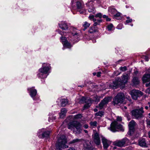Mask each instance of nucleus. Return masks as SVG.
I'll return each mask as SVG.
<instances>
[{"label": "nucleus", "instance_id": "nucleus-63", "mask_svg": "<svg viewBox=\"0 0 150 150\" xmlns=\"http://www.w3.org/2000/svg\"><path fill=\"white\" fill-rule=\"evenodd\" d=\"M148 134L149 137L150 138V131L148 132Z\"/></svg>", "mask_w": 150, "mask_h": 150}, {"label": "nucleus", "instance_id": "nucleus-11", "mask_svg": "<svg viewBox=\"0 0 150 150\" xmlns=\"http://www.w3.org/2000/svg\"><path fill=\"white\" fill-rule=\"evenodd\" d=\"M136 125L135 122L133 120L131 121L129 123L128 126L129 130L128 132V134L131 135L134 131V127Z\"/></svg>", "mask_w": 150, "mask_h": 150}, {"label": "nucleus", "instance_id": "nucleus-52", "mask_svg": "<svg viewBox=\"0 0 150 150\" xmlns=\"http://www.w3.org/2000/svg\"><path fill=\"white\" fill-rule=\"evenodd\" d=\"M44 128H43V129H42L40 130H39L38 131V132L39 133H41V132H43L44 131Z\"/></svg>", "mask_w": 150, "mask_h": 150}, {"label": "nucleus", "instance_id": "nucleus-10", "mask_svg": "<svg viewBox=\"0 0 150 150\" xmlns=\"http://www.w3.org/2000/svg\"><path fill=\"white\" fill-rule=\"evenodd\" d=\"M122 127L121 125L118 124L116 121H115L111 124L110 130L113 132H115L116 131L117 129H121Z\"/></svg>", "mask_w": 150, "mask_h": 150}, {"label": "nucleus", "instance_id": "nucleus-54", "mask_svg": "<svg viewBox=\"0 0 150 150\" xmlns=\"http://www.w3.org/2000/svg\"><path fill=\"white\" fill-rule=\"evenodd\" d=\"M83 127H84V128H85V129H87V128L88 127V126L87 125H85L84 126H83Z\"/></svg>", "mask_w": 150, "mask_h": 150}, {"label": "nucleus", "instance_id": "nucleus-50", "mask_svg": "<svg viewBox=\"0 0 150 150\" xmlns=\"http://www.w3.org/2000/svg\"><path fill=\"white\" fill-rule=\"evenodd\" d=\"M143 58L145 59L146 61H148V59L147 56H143Z\"/></svg>", "mask_w": 150, "mask_h": 150}, {"label": "nucleus", "instance_id": "nucleus-8", "mask_svg": "<svg viewBox=\"0 0 150 150\" xmlns=\"http://www.w3.org/2000/svg\"><path fill=\"white\" fill-rule=\"evenodd\" d=\"M129 93L131 95L132 98L134 100H137L138 97L142 96L143 95V93L141 91L135 89L131 91Z\"/></svg>", "mask_w": 150, "mask_h": 150}, {"label": "nucleus", "instance_id": "nucleus-43", "mask_svg": "<svg viewBox=\"0 0 150 150\" xmlns=\"http://www.w3.org/2000/svg\"><path fill=\"white\" fill-rule=\"evenodd\" d=\"M91 1L93 2L94 3H96L97 4H99L100 3V0H92Z\"/></svg>", "mask_w": 150, "mask_h": 150}, {"label": "nucleus", "instance_id": "nucleus-64", "mask_svg": "<svg viewBox=\"0 0 150 150\" xmlns=\"http://www.w3.org/2000/svg\"><path fill=\"white\" fill-rule=\"evenodd\" d=\"M148 105L149 106V108H150V102L148 103Z\"/></svg>", "mask_w": 150, "mask_h": 150}, {"label": "nucleus", "instance_id": "nucleus-45", "mask_svg": "<svg viewBox=\"0 0 150 150\" xmlns=\"http://www.w3.org/2000/svg\"><path fill=\"white\" fill-rule=\"evenodd\" d=\"M76 144H76V143H77L78 142H80V144H81L82 143V140L81 139H76Z\"/></svg>", "mask_w": 150, "mask_h": 150}, {"label": "nucleus", "instance_id": "nucleus-31", "mask_svg": "<svg viewBox=\"0 0 150 150\" xmlns=\"http://www.w3.org/2000/svg\"><path fill=\"white\" fill-rule=\"evenodd\" d=\"M60 41L62 42V44H63V43L65 42L66 41H67V39L65 37L62 36L60 37Z\"/></svg>", "mask_w": 150, "mask_h": 150}, {"label": "nucleus", "instance_id": "nucleus-30", "mask_svg": "<svg viewBox=\"0 0 150 150\" xmlns=\"http://www.w3.org/2000/svg\"><path fill=\"white\" fill-rule=\"evenodd\" d=\"M75 33H69V37L71 38V40H74Z\"/></svg>", "mask_w": 150, "mask_h": 150}, {"label": "nucleus", "instance_id": "nucleus-59", "mask_svg": "<svg viewBox=\"0 0 150 150\" xmlns=\"http://www.w3.org/2000/svg\"><path fill=\"white\" fill-rule=\"evenodd\" d=\"M103 17L104 18H105L106 19V18H107L108 16L105 15H104Z\"/></svg>", "mask_w": 150, "mask_h": 150}, {"label": "nucleus", "instance_id": "nucleus-22", "mask_svg": "<svg viewBox=\"0 0 150 150\" xmlns=\"http://www.w3.org/2000/svg\"><path fill=\"white\" fill-rule=\"evenodd\" d=\"M139 145L142 147H146L145 140L144 139H140L139 141Z\"/></svg>", "mask_w": 150, "mask_h": 150}, {"label": "nucleus", "instance_id": "nucleus-44", "mask_svg": "<svg viewBox=\"0 0 150 150\" xmlns=\"http://www.w3.org/2000/svg\"><path fill=\"white\" fill-rule=\"evenodd\" d=\"M132 20L131 19H130L129 20H127L126 22L127 23H131L132 21Z\"/></svg>", "mask_w": 150, "mask_h": 150}, {"label": "nucleus", "instance_id": "nucleus-58", "mask_svg": "<svg viewBox=\"0 0 150 150\" xmlns=\"http://www.w3.org/2000/svg\"><path fill=\"white\" fill-rule=\"evenodd\" d=\"M92 21L94 22V23L96 21L97 19L95 18H93V19Z\"/></svg>", "mask_w": 150, "mask_h": 150}, {"label": "nucleus", "instance_id": "nucleus-53", "mask_svg": "<svg viewBox=\"0 0 150 150\" xmlns=\"http://www.w3.org/2000/svg\"><path fill=\"white\" fill-rule=\"evenodd\" d=\"M96 22L100 23L101 22H102V20L100 19H97Z\"/></svg>", "mask_w": 150, "mask_h": 150}, {"label": "nucleus", "instance_id": "nucleus-12", "mask_svg": "<svg viewBox=\"0 0 150 150\" xmlns=\"http://www.w3.org/2000/svg\"><path fill=\"white\" fill-rule=\"evenodd\" d=\"M102 140L104 149H106L111 144V142L107 139L105 137L101 136Z\"/></svg>", "mask_w": 150, "mask_h": 150}, {"label": "nucleus", "instance_id": "nucleus-4", "mask_svg": "<svg viewBox=\"0 0 150 150\" xmlns=\"http://www.w3.org/2000/svg\"><path fill=\"white\" fill-rule=\"evenodd\" d=\"M143 108L141 107L139 109H136L132 110L131 111L132 115L133 118L138 119L141 118L143 116L144 112Z\"/></svg>", "mask_w": 150, "mask_h": 150}, {"label": "nucleus", "instance_id": "nucleus-17", "mask_svg": "<svg viewBox=\"0 0 150 150\" xmlns=\"http://www.w3.org/2000/svg\"><path fill=\"white\" fill-rule=\"evenodd\" d=\"M90 2L86 4V5L88 7V11L89 12H92L95 13L96 12V10L95 8L94 7L92 3H90Z\"/></svg>", "mask_w": 150, "mask_h": 150}, {"label": "nucleus", "instance_id": "nucleus-56", "mask_svg": "<svg viewBox=\"0 0 150 150\" xmlns=\"http://www.w3.org/2000/svg\"><path fill=\"white\" fill-rule=\"evenodd\" d=\"M106 20L107 21H110L111 19L110 18H109L108 17L106 18Z\"/></svg>", "mask_w": 150, "mask_h": 150}, {"label": "nucleus", "instance_id": "nucleus-13", "mask_svg": "<svg viewBox=\"0 0 150 150\" xmlns=\"http://www.w3.org/2000/svg\"><path fill=\"white\" fill-rule=\"evenodd\" d=\"M110 100V99L109 97H106L104 98L100 102L99 105V107L100 109H102L103 106L106 105L109 102Z\"/></svg>", "mask_w": 150, "mask_h": 150}, {"label": "nucleus", "instance_id": "nucleus-14", "mask_svg": "<svg viewBox=\"0 0 150 150\" xmlns=\"http://www.w3.org/2000/svg\"><path fill=\"white\" fill-rule=\"evenodd\" d=\"M93 141L95 144L98 146L100 144V141L98 134L97 133H95L93 136Z\"/></svg>", "mask_w": 150, "mask_h": 150}, {"label": "nucleus", "instance_id": "nucleus-33", "mask_svg": "<svg viewBox=\"0 0 150 150\" xmlns=\"http://www.w3.org/2000/svg\"><path fill=\"white\" fill-rule=\"evenodd\" d=\"M76 38L77 40H76V41H78L79 40L81 39L80 38V35L79 34V33H76Z\"/></svg>", "mask_w": 150, "mask_h": 150}, {"label": "nucleus", "instance_id": "nucleus-47", "mask_svg": "<svg viewBox=\"0 0 150 150\" xmlns=\"http://www.w3.org/2000/svg\"><path fill=\"white\" fill-rule=\"evenodd\" d=\"M117 121H121L122 120V119L121 117H117Z\"/></svg>", "mask_w": 150, "mask_h": 150}, {"label": "nucleus", "instance_id": "nucleus-62", "mask_svg": "<svg viewBox=\"0 0 150 150\" xmlns=\"http://www.w3.org/2000/svg\"><path fill=\"white\" fill-rule=\"evenodd\" d=\"M94 111L95 112H96L98 111V110L97 109H96V108H95L94 110Z\"/></svg>", "mask_w": 150, "mask_h": 150}, {"label": "nucleus", "instance_id": "nucleus-28", "mask_svg": "<svg viewBox=\"0 0 150 150\" xmlns=\"http://www.w3.org/2000/svg\"><path fill=\"white\" fill-rule=\"evenodd\" d=\"M128 76L127 74L124 75H123L122 77V81L123 83L126 82L128 79Z\"/></svg>", "mask_w": 150, "mask_h": 150}, {"label": "nucleus", "instance_id": "nucleus-1", "mask_svg": "<svg viewBox=\"0 0 150 150\" xmlns=\"http://www.w3.org/2000/svg\"><path fill=\"white\" fill-rule=\"evenodd\" d=\"M50 66L48 64L44 63L42 64V67L39 69V72L38 74V77L44 78L47 77L48 75L47 73L49 70Z\"/></svg>", "mask_w": 150, "mask_h": 150}, {"label": "nucleus", "instance_id": "nucleus-42", "mask_svg": "<svg viewBox=\"0 0 150 150\" xmlns=\"http://www.w3.org/2000/svg\"><path fill=\"white\" fill-rule=\"evenodd\" d=\"M56 119V117L55 116H53L52 117H50L49 119V122H50V120H54Z\"/></svg>", "mask_w": 150, "mask_h": 150}, {"label": "nucleus", "instance_id": "nucleus-35", "mask_svg": "<svg viewBox=\"0 0 150 150\" xmlns=\"http://www.w3.org/2000/svg\"><path fill=\"white\" fill-rule=\"evenodd\" d=\"M96 115L97 116H102L103 115V112L102 111H100L96 113Z\"/></svg>", "mask_w": 150, "mask_h": 150}, {"label": "nucleus", "instance_id": "nucleus-39", "mask_svg": "<svg viewBox=\"0 0 150 150\" xmlns=\"http://www.w3.org/2000/svg\"><path fill=\"white\" fill-rule=\"evenodd\" d=\"M120 70L122 71H125L127 70V68L126 66L120 68Z\"/></svg>", "mask_w": 150, "mask_h": 150}, {"label": "nucleus", "instance_id": "nucleus-49", "mask_svg": "<svg viewBox=\"0 0 150 150\" xmlns=\"http://www.w3.org/2000/svg\"><path fill=\"white\" fill-rule=\"evenodd\" d=\"M101 73L100 71L98 72L97 74V76L98 77H100L101 75Z\"/></svg>", "mask_w": 150, "mask_h": 150}, {"label": "nucleus", "instance_id": "nucleus-23", "mask_svg": "<svg viewBox=\"0 0 150 150\" xmlns=\"http://www.w3.org/2000/svg\"><path fill=\"white\" fill-rule=\"evenodd\" d=\"M61 103V106L62 107L65 106L68 103V101L67 99H62L60 100Z\"/></svg>", "mask_w": 150, "mask_h": 150}, {"label": "nucleus", "instance_id": "nucleus-3", "mask_svg": "<svg viewBox=\"0 0 150 150\" xmlns=\"http://www.w3.org/2000/svg\"><path fill=\"white\" fill-rule=\"evenodd\" d=\"M67 142V139L64 136H61L58 139L56 146L57 149L61 150L63 148H67L68 146L66 145Z\"/></svg>", "mask_w": 150, "mask_h": 150}, {"label": "nucleus", "instance_id": "nucleus-51", "mask_svg": "<svg viewBox=\"0 0 150 150\" xmlns=\"http://www.w3.org/2000/svg\"><path fill=\"white\" fill-rule=\"evenodd\" d=\"M100 24V23H98V22H94V24H93V25L94 26H96L97 25H99Z\"/></svg>", "mask_w": 150, "mask_h": 150}, {"label": "nucleus", "instance_id": "nucleus-41", "mask_svg": "<svg viewBox=\"0 0 150 150\" xmlns=\"http://www.w3.org/2000/svg\"><path fill=\"white\" fill-rule=\"evenodd\" d=\"M121 13L119 12H117L116 13L114 14V16L115 17H118L120 16Z\"/></svg>", "mask_w": 150, "mask_h": 150}, {"label": "nucleus", "instance_id": "nucleus-60", "mask_svg": "<svg viewBox=\"0 0 150 150\" xmlns=\"http://www.w3.org/2000/svg\"><path fill=\"white\" fill-rule=\"evenodd\" d=\"M126 98L128 99V100H129V98H130V99L131 100L130 98V97L129 96H128V97H127V96H126Z\"/></svg>", "mask_w": 150, "mask_h": 150}, {"label": "nucleus", "instance_id": "nucleus-40", "mask_svg": "<svg viewBox=\"0 0 150 150\" xmlns=\"http://www.w3.org/2000/svg\"><path fill=\"white\" fill-rule=\"evenodd\" d=\"M82 117V115L81 114H79L76 115V119L81 118Z\"/></svg>", "mask_w": 150, "mask_h": 150}, {"label": "nucleus", "instance_id": "nucleus-61", "mask_svg": "<svg viewBox=\"0 0 150 150\" xmlns=\"http://www.w3.org/2000/svg\"><path fill=\"white\" fill-rule=\"evenodd\" d=\"M68 150H75V149L74 148H70Z\"/></svg>", "mask_w": 150, "mask_h": 150}, {"label": "nucleus", "instance_id": "nucleus-19", "mask_svg": "<svg viewBox=\"0 0 150 150\" xmlns=\"http://www.w3.org/2000/svg\"><path fill=\"white\" fill-rule=\"evenodd\" d=\"M144 83H146L150 81V74H145L142 78Z\"/></svg>", "mask_w": 150, "mask_h": 150}, {"label": "nucleus", "instance_id": "nucleus-37", "mask_svg": "<svg viewBox=\"0 0 150 150\" xmlns=\"http://www.w3.org/2000/svg\"><path fill=\"white\" fill-rule=\"evenodd\" d=\"M113 25L112 24H111L107 26V28L108 31H111L112 30V29L113 27Z\"/></svg>", "mask_w": 150, "mask_h": 150}, {"label": "nucleus", "instance_id": "nucleus-24", "mask_svg": "<svg viewBox=\"0 0 150 150\" xmlns=\"http://www.w3.org/2000/svg\"><path fill=\"white\" fill-rule=\"evenodd\" d=\"M98 29L94 27H91L89 30L88 32L91 33H93L98 32Z\"/></svg>", "mask_w": 150, "mask_h": 150}, {"label": "nucleus", "instance_id": "nucleus-55", "mask_svg": "<svg viewBox=\"0 0 150 150\" xmlns=\"http://www.w3.org/2000/svg\"><path fill=\"white\" fill-rule=\"evenodd\" d=\"M146 87H148L150 86V82L148 83H147L145 85Z\"/></svg>", "mask_w": 150, "mask_h": 150}, {"label": "nucleus", "instance_id": "nucleus-2", "mask_svg": "<svg viewBox=\"0 0 150 150\" xmlns=\"http://www.w3.org/2000/svg\"><path fill=\"white\" fill-rule=\"evenodd\" d=\"M64 122L67 124L69 129L74 131L75 128V115H69L65 120Z\"/></svg>", "mask_w": 150, "mask_h": 150}, {"label": "nucleus", "instance_id": "nucleus-25", "mask_svg": "<svg viewBox=\"0 0 150 150\" xmlns=\"http://www.w3.org/2000/svg\"><path fill=\"white\" fill-rule=\"evenodd\" d=\"M132 81L134 85H138L139 83V80L137 77H134L132 79Z\"/></svg>", "mask_w": 150, "mask_h": 150}, {"label": "nucleus", "instance_id": "nucleus-48", "mask_svg": "<svg viewBox=\"0 0 150 150\" xmlns=\"http://www.w3.org/2000/svg\"><path fill=\"white\" fill-rule=\"evenodd\" d=\"M146 92L148 93H150V87L146 90Z\"/></svg>", "mask_w": 150, "mask_h": 150}, {"label": "nucleus", "instance_id": "nucleus-36", "mask_svg": "<svg viewBox=\"0 0 150 150\" xmlns=\"http://www.w3.org/2000/svg\"><path fill=\"white\" fill-rule=\"evenodd\" d=\"M58 33L62 35H66V33L62 31L61 30H57Z\"/></svg>", "mask_w": 150, "mask_h": 150}, {"label": "nucleus", "instance_id": "nucleus-6", "mask_svg": "<svg viewBox=\"0 0 150 150\" xmlns=\"http://www.w3.org/2000/svg\"><path fill=\"white\" fill-rule=\"evenodd\" d=\"M129 140L126 137H125L121 140H117L114 142V144L118 147H123L129 143Z\"/></svg>", "mask_w": 150, "mask_h": 150}, {"label": "nucleus", "instance_id": "nucleus-57", "mask_svg": "<svg viewBox=\"0 0 150 150\" xmlns=\"http://www.w3.org/2000/svg\"><path fill=\"white\" fill-rule=\"evenodd\" d=\"M147 124L150 125V120H147Z\"/></svg>", "mask_w": 150, "mask_h": 150}, {"label": "nucleus", "instance_id": "nucleus-32", "mask_svg": "<svg viewBox=\"0 0 150 150\" xmlns=\"http://www.w3.org/2000/svg\"><path fill=\"white\" fill-rule=\"evenodd\" d=\"M97 124V122L95 121L94 122H91L90 123L91 126L92 127H96Z\"/></svg>", "mask_w": 150, "mask_h": 150}, {"label": "nucleus", "instance_id": "nucleus-16", "mask_svg": "<svg viewBox=\"0 0 150 150\" xmlns=\"http://www.w3.org/2000/svg\"><path fill=\"white\" fill-rule=\"evenodd\" d=\"M81 125L79 122L76 121V133L79 134L81 132Z\"/></svg>", "mask_w": 150, "mask_h": 150}, {"label": "nucleus", "instance_id": "nucleus-29", "mask_svg": "<svg viewBox=\"0 0 150 150\" xmlns=\"http://www.w3.org/2000/svg\"><path fill=\"white\" fill-rule=\"evenodd\" d=\"M50 134V132L49 131L45 132L42 134V136L43 137H47L49 136Z\"/></svg>", "mask_w": 150, "mask_h": 150}, {"label": "nucleus", "instance_id": "nucleus-38", "mask_svg": "<svg viewBox=\"0 0 150 150\" xmlns=\"http://www.w3.org/2000/svg\"><path fill=\"white\" fill-rule=\"evenodd\" d=\"M95 16L96 18H101L102 17V15L101 13H99L96 14Z\"/></svg>", "mask_w": 150, "mask_h": 150}, {"label": "nucleus", "instance_id": "nucleus-21", "mask_svg": "<svg viewBox=\"0 0 150 150\" xmlns=\"http://www.w3.org/2000/svg\"><path fill=\"white\" fill-rule=\"evenodd\" d=\"M119 82L118 81L116 80L115 81L113 82V84L110 85V87L113 89L117 88L119 86Z\"/></svg>", "mask_w": 150, "mask_h": 150}, {"label": "nucleus", "instance_id": "nucleus-18", "mask_svg": "<svg viewBox=\"0 0 150 150\" xmlns=\"http://www.w3.org/2000/svg\"><path fill=\"white\" fill-rule=\"evenodd\" d=\"M59 24L60 28L62 30H66L68 28V25L65 22H61Z\"/></svg>", "mask_w": 150, "mask_h": 150}, {"label": "nucleus", "instance_id": "nucleus-15", "mask_svg": "<svg viewBox=\"0 0 150 150\" xmlns=\"http://www.w3.org/2000/svg\"><path fill=\"white\" fill-rule=\"evenodd\" d=\"M28 91H29L30 95L34 100H35V96L37 94V91L33 87L29 88L28 89Z\"/></svg>", "mask_w": 150, "mask_h": 150}, {"label": "nucleus", "instance_id": "nucleus-34", "mask_svg": "<svg viewBox=\"0 0 150 150\" xmlns=\"http://www.w3.org/2000/svg\"><path fill=\"white\" fill-rule=\"evenodd\" d=\"M109 11L110 12L113 14H115L117 12V10L114 8H111Z\"/></svg>", "mask_w": 150, "mask_h": 150}, {"label": "nucleus", "instance_id": "nucleus-26", "mask_svg": "<svg viewBox=\"0 0 150 150\" xmlns=\"http://www.w3.org/2000/svg\"><path fill=\"white\" fill-rule=\"evenodd\" d=\"M63 45L64 47L68 48H70L72 47V45L68 41H66L64 43Z\"/></svg>", "mask_w": 150, "mask_h": 150}, {"label": "nucleus", "instance_id": "nucleus-20", "mask_svg": "<svg viewBox=\"0 0 150 150\" xmlns=\"http://www.w3.org/2000/svg\"><path fill=\"white\" fill-rule=\"evenodd\" d=\"M67 112V110L64 108L62 109L59 114V117L60 118H63L66 116V114Z\"/></svg>", "mask_w": 150, "mask_h": 150}, {"label": "nucleus", "instance_id": "nucleus-9", "mask_svg": "<svg viewBox=\"0 0 150 150\" xmlns=\"http://www.w3.org/2000/svg\"><path fill=\"white\" fill-rule=\"evenodd\" d=\"M79 102L80 103H85V104L83 106V110H85L88 108L91 105V100L90 98L86 99L85 98L83 97L81 99Z\"/></svg>", "mask_w": 150, "mask_h": 150}, {"label": "nucleus", "instance_id": "nucleus-5", "mask_svg": "<svg viewBox=\"0 0 150 150\" xmlns=\"http://www.w3.org/2000/svg\"><path fill=\"white\" fill-rule=\"evenodd\" d=\"M125 98L124 95L123 93H119L113 99V103L114 105L123 103Z\"/></svg>", "mask_w": 150, "mask_h": 150}, {"label": "nucleus", "instance_id": "nucleus-7", "mask_svg": "<svg viewBox=\"0 0 150 150\" xmlns=\"http://www.w3.org/2000/svg\"><path fill=\"white\" fill-rule=\"evenodd\" d=\"M84 6V4L81 0H76V8L81 14L83 12Z\"/></svg>", "mask_w": 150, "mask_h": 150}, {"label": "nucleus", "instance_id": "nucleus-27", "mask_svg": "<svg viewBox=\"0 0 150 150\" xmlns=\"http://www.w3.org/2000/svg\"><path fill=\"white\" fill-rule=\"evenodd\" d=\"M90 25V24L87 22L85 21L84 22L83 24V26L84 28V29H83L84 30H85Z\"/></svg>", "mask_w": 150, "mask_h": 150}, {"label": "nucleus", "instance_id": "nucleus-46", "mask_svg": "<svg viewBox=\"0 0 150 150\" xmlns=\"http://www.w3.org/2000/svg\"><path fill=\"white\" fill-rule=\"evenodd\" d=\"M89 18L91 20H93L94 18V16L93 15H90L89 16Z\"/></svg>", "mask_w": 150, "mask_h": 150}]
</instances>
